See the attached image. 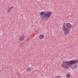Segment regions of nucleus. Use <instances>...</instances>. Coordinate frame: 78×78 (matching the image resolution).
Listing matches in <instances>:
<instances>
[{"label": "nucleus", "mask_w": 78, "mask_h": 78, "mask_svg": "<svg viewBox=\"0 0 78 78\" xmlns=\"http://www.w3.org/2000/svg\"><path fill=\"white\" fill-rule=\"evenodd\" d=\"M72 27V25L70 23H64L63 27H62V29L64 31V33L65 35H66L69 34V28H70Z\"/></svg>", "instance_id": "f257e3e1"}, {"label": "nucleus", "mask_w": 78, "mask_h": 78, "mask_svg": "<svg viewBox=\"0 0 78 78\" xmlns=\"http://www.w3.org/2000/svg\"><path fill=\"white\" fill-rule=\"evenodd\" d=\"M45 12H41L40 13V15H41V16H44V14Z\"/></svg>", "instance_id": "9d476101"}, {"label": "nucleus", "mask_w": 78, "mask_h": 78, "mask_svg": "<svg viewBox=\"0 0 78 78\" xmlns=\"http://www.w3.org/2000/svg\"><path fill=\"white\" fill-rule=\"evenodd\" d=\"M51 14L52 13L51 12H47L44 15V16H43V17H41V19H44V18H45L47 20L51 16Z\"/></svg>", "instance_id": "7ed1b4c3"}, {"label": "nucleus", "mask_w": 78, "mask_h": 78, "mask_svg": "<svg viewBox=\"0 0 78 78\" xmlns=\"http://www.w3.org/2000/svg\"><path fill=\"white\" fill-rule=\"evenodd\" d=\"M73 61H66L64 62L62 64V66L64 67V68L67 69V68H68V67H70V64L72 63H73Z\"/></svg>", "instance_id": "f03ea898"}, {"label": "nucleus", "mask_w": 78, "mask_h": 78, "mask_svg": "<svg viewBox=\"0 0 78 78\" xmlns=\"http://www.w3.org/2000/svg\"><path fill=\"white\" fill-rule=\"evenodd\" d=\"M16 74L17 76H18L19 77H20V75L19 74V73L18 72H16Z\"/></svg>", "instance_id": "9b49d317"}, {"label": "nucleus", "mask_w": 78, "mask_h": 78, "mask_svg": "<svg viewBox=\"0 0 78 78\" xmlns=\"http://www.w3.org/2000/svg\"><path fill=\"white\" fill-rule=\"evenodd\" d=\"M23 45H24V43L23 42L20 44V47H22Z\"/></svg>", "instance_id": "f8f14e48"}, {"label": "nucleus", "mask_w": 78, "mask_h": 78, "mask_svg": "<svg viewBox=\"0 0 78 78\" xmlns=\"http://www.w3.org/2000/svg\"><path fill=\"white\" fill-rule=\"evenodd\" d=\"M27 71H29L30 70H31V68H29L27 69Z\"/></svg>", "instance_id": "ddd939ff"}, {"label": "nucleus", "mask_w": 78, "mask_h": 78, "mask_svg": "<svg viewBox=\"0 0 78 78\" xmlns=\"http://www.w3.org/2000/svg\"><path fill=\"white\" fill-rule=\"evenodd\" d=\"M13 9V7H11L8 10V13L9 12H11V10H12Z\"/></svg>", "instance_id": "423d86ee"}, {"label": "nucleus", "mask_w": 78, "mask_h": 78, "mask_svg": "<svg viewBox=\"0 0 78 78\" xmlns=\"http://www.w3.org/2000/svg\"><path fill=\"white\" fill-rule=\"evenodd\" d=\"M70 76V73H68L66 75L67 78H69Z\"/></svg>", "instance_id": "6e6552de"}, {"label": "nucleus", "mask_w": 78, "mask_h": 78, "mask_svg": "<svg viewBox=\"0 0 78 78\" xmlns=\"http://www.w3.org/2000/svg\"><path fill=\"white\" fill-rule=\"evenodd\" d=\"M71 61H73V62L72 63H71V64H73L74 66L76 68V67H77V64L76 63H77L76 62V61L75 60H73Z\"/></svg>", "instance_id": "20e7f679"}, {"label": "nucleus", "mask_w": 78, "mask_h": 78, "mask_svg": "<svg viewBox=\"0 0 78 78\" xmlns=\"http://www.w3.org/2000/svg\"><path fill=\"white\" fill-rule=\"evenodd\" d=\"M76 63H78V59L76 60Z\"/></svg>", "instance_id": "2eb2a0df"}, {"label": "nucleus", "mask_w": 78, "mask_h": 78, "mask_svg": "<svg viewBox=\"0 0 78 78\" xmlns=\"http://www.w3.org/2000/svg\"><path fill=\"white\" fill-rule=\"evenodd\" d=\"M24 39H25V36L23 35L20 37L19 41H23Z\"/></svg>", "instance_id": "39448f33"}, {"label": "nucleus", "mask_w": 78, "mask_h": 78, "mask_svg": "<svg viewBox=\"0 0 78 78\" xmlns=\"http://www.w3.org/2000/svg\"><path fill=\"white\" fill-rule=\"evenodd\" d=\"M55 78H61V77L59 76H56Z\"/></svg>", "instance_id": "4468645a"}, {"label": "nucleus", "mask_w": 78, "mask_h": 78, "mask_svg": "<svg viewBox=\"0 0 78 78\" xmlns=\"http://www.w3.org/2000/svg\"><path fill=\"white\" fill-rule=\"evenodd\" d=\"M39 38L40 39H43L44 38V35H41L39 36Z\"/></svg>", "instance_id": "1a4fd4ad"}, {"label": "nucleus", "mask_w": 78, "mask_h": 78, "mask_svg": "<svg viewBox=\"0 0 78 78\" xmlns=\"http://www.w3.org/2000/svg\"><path fill=\"white\" fill-rule=\"evenodd\" d=\"M70 65H71V67L72 68V69H75V66H74V65H73V64H71Z\"/></svg>", "instance_id": "0eeeda50"}]
</instances>
